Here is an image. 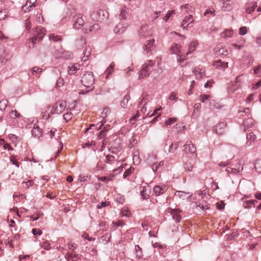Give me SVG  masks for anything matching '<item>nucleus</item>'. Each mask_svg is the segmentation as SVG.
Segmentation results:
<instances>
[{"mask_svg": "<svg viewBox=\"0 0 261 261\" xmlns=\"http://www.w3.org/2000/svg\"><path fill=\"white\" fill-rule=\"evenodd\" d=\"M257 7V3H254L252 4V5L246 9V12L248 14H250L252 11H253L255 8Z\"/></svg>", "mask_w": 261, "mask_h": 261, "instance_id": "43", "label": "nucleus"}, {"mask_svg": "<svg viewBox=\"0 0 261 261\" xmlns=\"http://www.w3.org/2000/svg\"><path fill=\"white\" fill-rule=\"evenodd\" d=\"M247 33V28L246 27H242L239 29V34L244 35Z\"/></svg>", "mask_w": 261, "mask_h": 261, "instance_id": "56", "label": "nucleus"}, {"mask_svg": "<svg viewBox=\"0 0 261 261\" xmlns=\"http://www.w3.org/2000/svg\"><path fill=\"white\" fill-rule=\"evenodd\" d=\"M154 64V62L152 60H149L148 63H145L143 65L142 69H145V71L149 72L151 67Z\"/></svg>", "mask_w": 261, "mask_h": 261, "instance_id": "26", "label": "nucleus"}, {"mask_svg": "<svg viewBox=\"0 0 261 261\" xmlns=\"http://www.w3.org/2000/svg\"><path fill=\"white\" fill-rule=\"evenodd\" d=\"M233 34V31L232 30H227L222 33V36L227 38L231 37Z\"/></svg>", "mask_w": 261, "mask_h": 261, "instance_id": "34", "label": "nucleus"}, {"mask_svg": "<svg viewBox=\"0 0 261 261\" xmlns=\"http://www.w3.org/2000/svg\"><path fill=\"white\" fill-rule=\"evenodd\" d=\"M115 63L114 62H112L110 66L107 68L106 70V73L107 74V77L109 75L113 73L114 71V68L115 67Z\"/></svg>", "mask_w": 261, "mask_h": 261, "instance_id": "30", "label": "nucleus"}, {"mask_svg": "<svg viewBox=\"0 0 261 261\" xmlns=\"http://www.w3.org/2000/svg\"><path fill=\"white\" fill-rule=\"evenodd\" d=\"M111 238V233L107 232L105 235L101 236V237L99 238V242L101 243L106 244L110 242Z\"/></svg>", "mask_w": 261, "mask_h": 261, "instance_id": "16", "label": "nucleus"}, {"mask_svg": "<svg viewBox=\"0 0 261 261\" xmlns=\"http://www.w3.org/2000/svg\"><path fill=\"white\" fill-rule=\"evenodd\" d=\"M209 105L210 107H213L215 108H219V106H217L218 103H217L214 100H209Z\"/></svg>", "mask_w": 261, "mask_h": 261, "instance_id": "62", "label": "nucleus"}, {"mask_svg": "<svg viewBox=\"0 0 261 261\" xmlns=\"http://www.w3.org/2000/svg\"><path fill=\"white\" fill-rule=\"evenodd\" d=\"M154 43V40L153 39L148 41L147 44L143 45V49L148 53L153 47Z\"/></svg>", "mask_w": 261, "mask_h": 261, "instance_id": "22", "label": "nucleus"}, {"mask_svg": "<svg viewBox=\"0 0 261 261\" xmlns=\"http://www.w3.org/2000/svg\"><path fill=\"white\" fill-rule=\"evenodd\" d=\"M107 130L106 129H102L99 133L97 136L98 139H101L106 135Z\"/></svg>", "mask_w": 261, "mask_h": 261, "instance_id": "57", "label": "nucleus"}, {"mask_svg": "<svg viewBox=\"0 0 261 261\" xmlns=\"http://www.w3.org/2000/svg\"><path fill=\"white\" fill-rule=\"evenodd\" d=\"M116 199L117 202L120 204H122L124 202V197L120 195H118Z\"/></svg>", "mask_w": 261, "mask_h": 261, "instance_id": "64", "label": "nucleus"}, {"mask_svg": "<svg viewBox=\"0 0 261 261\" xmlns=\"http://www.w3.org/2000/svg\"><path fill=\"white\" fill-rule=\"evenodd\" d=\"M10 116L12 119H15L20 117V114L16 110L11 111L10 112Z\"/></svg>", "mask_w": 261, "mask_h": 261, "instance_id": "40", "label": "nucleus"}, {"mask_svg": "<svg viewBox=\"0 0 261 261\" xmlns=\"http://www.w3.org/2000/svg\"><path fill=\"white\" fill-rule=\"evenodd\" d=\"M222 9L224 11H229L231 10L232 7L229 3L225 2L223 3Z\"/></svg>", "mask_w": 261, "mask_h": 261, "instance_id": "36", "label": "nucleus"}, {"mask_svg": "<svg viewBox=\"0 0 261 261\" xmlns=\"http://www.w3.org/2000/svg\"><path fill=\"white\" fill-rule=\"evenodd\" d=\"M254 73L256 74L261 75V65L254 68Z\"/></svg>", "mask_w": 261, "mask_h": 261, "instance_id": "58", "label": "nucleus"}, {"mask_svg": "<svg viewBox=\"0 0 261 261\" xmlns=\"http://www.w3.org/2000/svg\"><path fill=\"white\" fill-rule=\"evenodd\" d=\"M56 55L57 56L58 55L57 57L58 58L68 59L70 57L71 53L70 51L65 50L60 51L59 50H57L56 52Z\"/></svg>", "mask_w": 261, "mask_h": 261, "instance_id": "12", "label": "nucleus"}, {"mask_svg": "<svg viewBox=\"0 0 261 261\" xmlns=\"http://www.w3.org/2000/svg\"><path fill=\"white\" fill-rule=\"evenodd\" d=\"M141 196L144 199H146L148 198V195L146 194V189L145 187L143 188L142 190L141 191Z\"/></svg>", "mask_w": 261, "mask_h": 261, "instance_id": "52", "label": "nucleus"}, {"mask_svg": "<svg viewBox=\"0 0 261 261\" xmlns=\"http://www.w3.org/2000/svg\"><path fill=\"white\" fill-rule=\"evenodd\" d=\"M41 215H42V214H40V213L35 214L34 215L31 216V219H32L33 221L37 220Z\"/></svg>", "mask_w": 261, "mask_h": 261, "instance_id": "59", "label": "nucleus"}, {"mask_svg": "<svg viewBox=\"0 0 261 261\" xmlns=\"http://www.w3.org/2000/svg\"><path fill=\"white\" fill-rule=\"evenodd\" d=\"M193 21V19H192V16L191 15H189L188 16H187L185 17L184 19L183 20L182 23H181V27L185 29L186 27L188 26V25L192 22Z\"/></svg>", "mask_w": 261, "mask_h": 261, "instance_id": "17", "label": "nucleus"}, {"mask_svg": "<svg viewBox=\"0 0 261 261\" xmlns=\"http://www.w3.org/2000/svg\"><path fill=\"white\" fill-rule=\"evenodd\" d=\"M8 104V100L6 99H3L0 101V111H4L5 110Z\"/></svg>", "mask_w": 261, "mask_h": 261, "instance_id": "39", "label": "nucleus"}, {"mask_svg": "<svg viewBox=\"0 0 261 261\" xmlns=\"http://www.w3.org/2000/svg\"><path fill=\"white\" fill-rule=\"evenodd\" d=\"M81 82L83 86L89 88L93 86L94 83L93 74L92 72H87L82 77Z\"/></svg>", "mask_w": 261, "mask_h": 261, "instance_id": "3", "label": "nucleus"}, {"mask_svg": "<svg viewBox=\"0 0 261 261\" xmlns=\"http://www.w3.org/2000/svg\"><path fill=\"white\" fill-rule=\"evenodd\" d=\"M181 212L179 209H171L170 211L173 219L177 222H180L181 219V216L180 215Z\"/></svg>", "mask_w": 261, "mask_h": 261, "instance_id": "11", "label": "nucleus"}, {"mask_svg": "<svg viewBox=\"0 0 261 261\" xmlns=\"http://www.w3.org/2000/svg\"><path fill=\"white\" fill-rule=\"evenodd\" d=\"M257 202V201L255 200H249L247 201H244L243 203V207L244 208H250L252 205L254 207L255 203Z\"/></svg>", "mask_w": 261, "mask_h": 261, "instance_id": "19", "label": "nucleus"}, {"mask_svg": "<svg viewBox=\"0 0 261 261\" xmlns=\"http://www.w3.org/2000/svg\"><path fill=\"white\" fill-rule=\"evenodd\" d=\"M41 11V10H38L36 14V21L40 23L43 22L44 21Z\"/></svg>", "mask_w": 261, "mask_h": 261, "instance_id": "33", "label": "nucleus"}, {"mask_svg": "<svg viewBox=\"0 0 261 261\" xmlns=\"http://www.w3.org/2000/svg\"><path fill=\"white\" fill-rule=\"evenodd\" d=\"M37 0H28L26 2V4L24 6L22 7V10L26 12V10L25 9V7L28 6V3H30V5L29 6V7H36V5L35 4Z\"/></svg>", "mask_w": 261, "mask_h": 261, "instance_id": "28", "label": "nucleus"}, {"mask_svg": "<svg viewBox=\"0 0 261 261\" xmlns=\"http://www.w3.org/2000/svg\"><path fill=\"white\" fill-rule=\"evenodd\" d=\"M76 16V18L73 24V27L75 29H79L84 24V20L82 14H78Z\"/></svg>", "mask_w": 261, "mask_h": 261, "instance_id": "7", "label": "nucleus"}, {"mask_svg": "<svg viewBox=\"0 0 261 261\" xmlns=\"http://www.w3.org/2000/svg\"><path fill=\"white\" fill-rule=\"evenodd\" d=\"M63 118L66 121H68L70 120L72 118V113L71 112H68L63 115Z\"/></svg>", "mask_w": 261, "mask_h": 261, "instance_id": "51", "label": "nucleus"}, {"mask_svg": "<svg viewBox=\"0 0 261 261\" xmlns=\"http://www.w3.org/2000/svg\"><path fill=\"white\" fill-rule=\"evenodd\" d=\"M240 76H238L236 77V81L234 83H233L230 87L232 91H235L240 87V82L239 80Z\"/></svg>", "mask_w": 261, "mask_h": 261, "instance_id": "27", "label": "nucleus"}, {"mask_svg": "<svg viewBox=\"0 0 261 261\" xmlns=\"http://www.w3.org/2000/svg\"><path fill=\"white\" fill-rule=\"evenodd\" d=\"M58 103H57V106L56 107H54L51 110V114H60L64 111L66 106V102L65 101H62L59 104V106H57Z\"/></svg>", "mask_w": 261, "mask_h": 261, "instance_id": "4", "label": "nucleus"}, {"mask_svg": "<svg viewBox=\"0 0 261 261\" xmlns=\"http://www.w3.org/2000/svg\"><path fill=\"white\" fill-rule=\"evenodd\" d=\"M80 65L75 63L72 65L71 66H69L68 67V73L70 75L73 74L75 73V72L80 69Z\"/></svg>", "mask_w": 261, "mask_h": 261, "instance_id": "21", "label": "nucleus"}, {"mask_svg": "<svg viewBox=\"0 0 261 261\" xmlns=\"http://www.w3.org/2000/svg\"><path fill=\"white\" fill-rule=\"evenodd\" d=\"M42 129L38 126L34 127L32 130V134L33 136L39 138L42 135Z\"/></svg>", "mask_w": 261, "mask_h": 261, "instance_id": "20", "label": "nucleus"}, {"mask_svg": "<svg viewBox=\"0 0 261 261\" xmlns=\"http://www.w3.org/2000/svg\"><path fill=\"white\" fill-rule=\"evenodd\" d=\"M243 166L240 164H238L236 165L235 167H231V166L228 167L226 171L228 173H231L232 174H240V173L243 170Z\"/></svg>", "mask_w": 261, "mask_h": 261, "instance_id": "5", "label": "nucleus"}, {"mask_svg": "<svg viewBox=\"0 0 261 261\" xmlns=\"http://www.w3.org/2000/svg\"><path fill=\"white\" fill-rule=\"evenodd\" d=\"M146 30L145 27H142L139 31V35L142 37H145L146 35L144 34V31Z\"/></svg>", "mask_w": 261, "mask_h": 261, "instance_id": "60", "label": "nucleus"}, {"mask_svg": "<svg viewBox=\"0 0 261 261\" xmlns=\"http://www.w3.org/2000/svg\"><path fill=\"white\" fill-rule=\"evenodd\" d=\"M167 190V187L166 185H163L162 186H156L153 189V192L156 196H159L164 193Z\"/></svg>", "mask_w": 261, "mask_h": 261, "instance_id": "9", "label": "nucleus"}, {"mask_svg": "<svg viewBox=\"0 0 261 261\" xmlns=\"http://www.w3.org/2000/svg\"><path fill=\"white\" fill-rule=\"evenodd\" d=\"M175 196L182 199H188L190 196L189 193L180 191H176L175 193Z\"/></svg>", "mask_w": 261, "mask_h": 261, "instance_id": "18", "label": "nucleus"}, {"mask_svg": "<svg viewBox=\"0 0 261 261\" xmlns=\"http://www.w3.org/2000/svg\"><path fill=\"white\" fill-rule=\"evenodd\" d=\"M149 101V100L148 99L147 97V95L143 97V98L141 100V101L139 102V105L140 106H145L148 102Z\"/></svg>", "mask_w": 261, "mask_h": 261, "instance_id": "46", "label": "nucleus"}, {"mask_svg": "<svg viewBox=\"0 0 261 261\" xmlns=\"http://www.w3.org/2000/svg\"><path fill=\"white\" fill-rule=\"evenodd\" d=\"M64 84V80L62 78H59L56 83V87H60L62 86H63Z\"/></svg>", "mask_w": 261, "mask_h": 261, "instance_id": "50", "label": "nucleus"}, {"mask_svg": "<svg viewBox=\"0 0 261 261\" xmlns=\"http://www.w3.org/2000/svg\"><path fill=\"white\" fill-rule=\"evenodd\" d=\"M40 246L45 250H49L50 248V244L47 241L40 243Z\"/></svg>", "mask_w": 261, "mask_h": 261, "instance_id": "42", "label": "nucleus"}, {"mask_svg": "<svg viewBox=\"0 0 261 261\" xmlns=\"http://www.w3.org/2000/svg\"><path fill=\"white\" fill-rule=\"evenodd\" d=\"M10 161L12 164L15 165L17 166V167H19V162H18L15 158L14 155L10 156Z\"/></svg>", "mask_w": 261, "mask_h": 261, "instance_id": "55", "label": "nucleus"}, {"mask_svg": "<svg viewBox=\"0 0 261 261\" xmlns=\"http://www.w3.org/2000/svg\"><path fill=\"white\" fill-rule=\"evenodd\" d=\"M176 118H170L165 122L166 125H171L176 121Z\"/></svg>", "mask_w": 261, "mask_h": 261, "instance_id": "54", "label": "nucleus"}, {"mask_svg": "<svg viewBox=\"0 0 261 261\" xmlns=\"http://www.w3.org/2000/svg\"><path fill=\"white\" fill-rule=\"evenodd\" d=\"M100 28V26L98 23H95L93 25L90 26L89 29L86 28H84V33H88L89 32H91L92 31L97 30Z\"/></svg>", "mask_w": 261, "mask_h": 261, "instance_id": "25", "label": "nucleus"}, {"mask_svg": "<svg viewBox=\"0 0 261 261\" xmlns=\"http://www.w3.org/2000/svg\"><path fill=\"white\" fill-rule=\"evenodd\" d=\"M128 15V10L127 8L124 6L121 10V13L119 14V17L121 20L125 19L127 16Z\"/></svg>", "mask_w": 261, "mask_h": 261, "instance_id": "24", "label": "nucleus"}, {"mask_svg": "<svg viewBox=\"0 0 261 261\" xmlns=\"http://www.w3.org/2000/svg\"><path fill=\"white\" fill-rule=\"evenodd\" d=\"M129 97L127 95L125 96L122 101H121V106L123 108H127L128 103V99Z\"/></svg>", "mask_w": 261, "mask_h": 261, "instance_id": "32", "label": "nucleus"}, {"mask_svg": "<svg viewBox=\"0 0 261 261\" xmlns=\"http://www.w3.org/2000/svg\"><path fill=\"white\" fill-rule=\"evenodd\" d=\"M43 28L37 27L34 31L33 35L34 37L30 39L29 42L28 43V46L29 48L34 47V45L37 43V41H40L44 37L43 31H44Z\"/></svg>", "mask_w": 261, "mask_h": 261, "instance_id": "1", "label": "nucleus"}, {"mask_svg": "<svg viewBox=\"0 0 261 261\" xmlns=\"http://www.w3.org/2000/svg\"><path fill=\"white\" fill-rule=\"evenodd\" d=\"M197 43L196 42H192L190 45L189 47V51L187 53L186 56L189 55L192 51H193L195 49V47L197 45Z\"/></svg>", "mask_w": 261, "mask_h": 261, "instance_id": "47", "label": "nucleus"}, {"mask_svg": "<svg viewBox=\"0 0 261 261\" xmlns=\"http://www.w3.org/2000/svg\"><path fill=\"white\" fill-rule=\"evenodd\" d=\"M149 72L145 71V69H141L139 74V78H144L149 76Z\"/></svg>", "mask_w": 261, "mask_h": 261, "instance_id": "44", "label": "nucleus"}, {"mask_svg": "<svg viewBox=\"0 0 261 261\" xmlns=\"http://www.w3.org/2000/svg\"><path fill=\"white\" fill-rule=\"evenodd\" d=\"M226 126V124L224 122H220L217 124L213 128L217 134L223 135L224 133V129Z\"/></svg>", "mask_w": 261, "mask_h": 261, "instance_id": "10", "label": "nucleus"}, {"mask_svg": "<svg viewBox=\"0 0 261 261\" xmlns=\"http://www.w3.org/2000/svg\"><path fill=\"white\" fill-rule=\"evenodd\" d=\"M254 120L251 118H247L244 121L243 126L245 132H250L252 130Z\"/></svg>", "mask_w": 261, "mask_h": 261, "instance_id": "8", "label": "nucleus"}, {"mask_svg": "<svg viewBox=\"0 0 261 261\" xmlns=\"http://www.w3.org/2000/svg\"><path fill=\"white\" fill-rule=\"evenodd\" d=\"M88 179L89 180H90V177H89L87 175L85 176V175H83L81 174V175H80V176H79V180L80 181H87Z\"/></svg>", "mask_w": 261, "mask_h": 261, "instance_id": "53", "label": "nucleus"}, {"mask_svg": "<svg viewBox=\"0 0 261 261\" xmlns=\"http://www.w3.org/2000/svg\"><path fill=\"white\" fill-rule=\"evenodd\" d=\"M115 160V158L112 155H108L106 156V162L107 163H112V162H114Z\"/></svg>", "mask_w": 261, "mask_h": 261, "instance_id": "48", "label": "nucleus"}, {"mask_svg": "<svg viewBox=\"0 0 261 261\" xmlns=\"http://www.w3.org/2000/svg\"><path fill=\"white\" fill-rule=\"evenodd\" d=\"M90 54H91L90 50H88L87 49H86L84 51V53H83L84 56L83 57L82 60L84 62L88 60V58L90 55Z\"/></svg>", "mask_w": 261, "mask_h": 261, "instance_id": "41", "label": "nucleus"}, {"mask_svg": "<svg viewBox=\"0 0 261 261\" xmlns=\"http://www.w3.org/2000/svg\"><path fill=\"white\" fill-rule=\"evenodd\" d=\"M215 65L217 67L221 66L223 68H226L228 66V63L224 62L221 60H219L216 62Z\"/></svg>", "mask_w": 261, "mask_h": 261, "instance_id": "35", "label": "nucleus"}, {"mask_svg": "<svg viewBox=\"0 0 261 261\" xmlns=\"http://www.w3.org/2000/svg\"><path fill=\"white\" fill-rule=\"evenodd\" d=\"M175 14V11L174 10H172L171 11H169L166 15V16L164 17V19L167 21V20L173 14Z\"/></svg>", "mask_w": 261, "mask_h": 261, "instance_id": "49", "label": "nucleus"}, {"mask_svg": "<svg viewBox=\"0 0 261 261\" xmlns=\"http://www.w3.org/2000/svg\"><path fill=\"white\" fill-rule=\"evenodd\" d=\"M250 132L249 133L246 134V138L247 140L246 144L248 146H250L252 143L254 142L256 139V136L254 133L252 131Z\"/></svg>", "mask_w": 261, "mask_h": 261, "instance_id": "14", "label": "nucleus"}, {"mask_svg": "<svg viewBox=\"0 0 261 261\" xmlns=\"http://www.w3.org/2000/svg\"><path fill=\"white\" fill-rule=\"evenodd\" d=\"M132 168L126 169L123 174V177L126 178V177L129 176L132 172Z\"/></svg>", "mask_w": 261, "mask_h": 261, "instance_id": "63", "label": "nucleus"}, {"mask_svg": "<svg viewBox=\"0 0 261 261\" xmlns=\"http://www.w3.org/2000/svg\"><path fill=\"white\" fill-rule=\"evenodd\" d=\"M184 167L185 169L188 171H191L193 168V165L191 162H186L184 164Z\"/></svg>", "mask_w": 261, "mask_h": 261, "instance_id": "38", "label": "nucleus"}, {"mask_svg": "<svg viewBox=\"0 0 261 261\" xmlns=\"http://www.w3.org/2000/svg\"><path fill=\"white\" fill-rule=\"evenodd\" d=\"M42 71V68H40L37 66H35L32 68V69L30 71L28 74L30 76L34 75H37V74H39Z\"/></svg>", "mask_w": 261, "mask_h": 261, "instance_id": "23", "label": "nucleus"}, {"mask_svg": "<svg viewBox=\"0 0 261 261\" xmlns=\"http://www.w3.org/2000/svg\"><path fill=\"white\" fill-rule=\"evenodd\" d=\"M32 233L34 236L41 235L42 233V231L39 229L33 228L32 229Z\"/></svg>", "mask_w": 261, "mask_h": 261, "instance_id": "61", "label": "nucleus"}, {"mask_svg": "<svg viewBox=\"0 0 261 261\" xmlns=\"http://www.w3.org/2000/svg\"><path fill=\"white\" fill-rule=\"evenodd\" d=\"M136 255L138 258H140L143 256L142 249L139 245L135 246Z\"/></svg>", "mask_w": 261, "mask_h": 261, "instance_id": "37", "label": "nucleus"}, {"mask_svg": "<svg viewBox=\"0 0 261 261\" xmlns=\"http://www.w3.org/2000/svg\"><path fill=\"white\" fill-rule=\"evenodd\" d=\"M214 53L217 56H226L228 54L227 48L223 47L222 44H218L214 48Z\"/></svg>", "mask_w": 261, "mask_h": 261, "instance_id": "6", "label": "nucleus"}, {"mask_svg": "<svg viewBox=\"0 0 261 261\" xmlns=\"http://www.w3.org/2000/svg\"><path fill=\"white\" fill-rule=\"evenodd\" d=\"M72 261H79L82 260V255L78 254H73Z\"/></svg>", "mask_w": 261, "mask_h": 261, "instance_id": "45", "label": "nucleus"}, {"mask_svg": "<svg viewBox=\"0 0 261 261\" xmlns=\"http://www.w3.org/2000/svg\"><path fill=\"white\" fill-rule=\"evenodd\" d=\"M181 48V45L177 43H174L170 47V51H171L172 54H177L178 56H180V54H182Z\"/></svg>", "mask_w": 261, "mask_h": 261, "instance_id": "13", "label": "nucleus"}, {"mask_svg": "<svg viewBox=\"0 0 261 261\" xmlns=\"http://www.w3.org/2000/svg\"><path fill=\"white\" fill-rule=\"evenodd\" d=\"M188 146V149L190 152L191 153H195L196 151V147L194 146V145L191 142L189 145L185 144L184 147L187 149Z\"/></svg>", "mask_w": 261, "mask_h": 261, "instance_id": "31", "label": "nucleus"}, {"mask_svg": "<svg viewBox=\"0 0 261 261\" xmlns=\"http://www.w3.org/2000/svg\"><path fill=\"white\" fill-rule=\"evenodd\" d=\"M90 16L94 21L101 22L107 19L109 13L105 10H99L92 12Z\"/></svg>", "mask_w": 261, "mask_h": 261, "instance_id": "2", "label": "nucleus"}, {"mask_svg": "<svg viewBox=\"0 0 261 261\" xmlns=\"http://www.w3.org/2000/svg\"><path fill=\"white\" fill-rule=\"evenodd\" d=\"M127 25H124L121 23H119L114 29V32L116 34H121L124 32Z\"/></svg>", "mask_w": 261, "mask_h": 261, "instance_id": "15", "label": "nucleus"}, {"mask_svg": "<svg viewBox=\"0 0 261 261\" xmlns=\"http://www.w3.org/2000/svg\"><path fill=\"white\" fill-rule=\"evenodd\" d=\"M179 144V142H177L174 144L172 143L169 147V152H174L178 148Z\"/></svg>", "mask_w": 261, "mask_h": 261, "instance_id": "29", "label": "nucleus"}]
</instances>
